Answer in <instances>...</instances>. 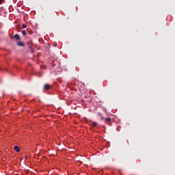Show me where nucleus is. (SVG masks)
<instances>
[{"instance_id": "9", "label": "nucleus", "mask_w": 175, "mask_h": 175, "mask_svg": "<svg viewBox=\"0 0 175 175\" xmlns=\"http://www.w3.org/2000/svg\"><path fill=\"white\" fill-rule=\"evenodd\" d=\"M3 0H0V5H2V1H3Z\"/></svg>"}, {"instance_id": "6", "label": "nucleus", "mask_w": 175, "mask_h": 175, "mask_svg": "<svg viewBox=\"0 0 175 175\" xmlns=\"http://www.w3.org/2000/svg\"><path fill=\"white\" fill-rule=\"evenodd\" d=\"M92 126H96V125H98V123H96V122H93L92 123Z\"/></svg>"}, {"instance_id": "4", "label": "nucleus", "mask_w": 175, "mask_h": 175, "mask_svg": "<svg viewBox=\"0 0 175 175\" xmlns=\"http://www.w3.org/2000/svg\"><path fill=\"white\" fill-rule=\"evenodd\" d=\"M14 39H16V40H20L21 38H20V35L18 34H16L14 36Z\"/></svg>"}, {"instance_id": "3", "label": "nucleus", "mask_w": 175, "mask_h": 175, "mask_svg": "<svg viewBox=\"0 0 175 175\" xmlns=\"http://www.w3.org/2000/svg\"><path fill=\"white\" fill-rule=\"evenodd\" d=\"M17 44H18V46L19 47H24V46H25L24 42H18L17 43Z\"/></svg>"}, {"instance_id": "7", "label": "nucleus", "mask_w": 175, "mask_h": 175, "mask_svg": "<svg viewBox=\"0 0 175 175\" xmlns=\"http://www.w3.org/2000/svg\"><path fill=\"white\" fill-rule=\"evenodd\" d=\"M22 33L23 35H27V31H25V30H23Z\"/></svg>"}, {"instance_id": "10", "label": "nucleus", "mask_w": 175, "mask_h": 175, "mask_svg": "<svg viewBox=\"0 0 175 175\" xmlns=\"http://www.w3.org/2000/svg\"><path fill=\"white\" fill-rule=\"evenodd\" d=\"M25 159H28V156L25 157Z\"/></svg>"}, {"instance_id": "8", "label": "nucleus", "mask_w": 175, "mask_h": 175, "mask_svg": "<svg viewBox=\"0 0 175 175\" xmlns=\"http://www.w3.org/2000/svg\"><path fill=\"white\" fill-rule=\"evenodd\" d=\"M22 28H23V29H24V28H27V25L23 24V26H22Z\"/></svg>"}, {"instance_id": "1", "label": "nucleus", "mask_w": 175, "mask_h": 175, "mask_svg": "<svg viewBox=\"0 0 175 175\" xmlns=\"http://www.w3.org/2000/svg\"><path fill=\"white\" fill-rule=\"evenodd\" d=\"M44 90H46V91H49V90L51 89V85L49 83H46L44 86Z\"/></svg>"}, {"instance_id": "5", "label": "nucleus", "mask_w": 175, "mask_h": 175, "mask_svg": "<svg viewBox=\"0 0 175 175\" xmlns=\"http://www.w3.org/2000/svg\"><path fill=\"white\" fill-rule=\"evenodd\" d=\"M111 121V118H105V122H110Z\"/></svg>"}, {"instance_id": "2", "label": "nucleus", "mask_w": 175, "mask_h": 175, "mask_svg": "<svg viewBox=\"0 0 175 175\" xmlns=\"http://www.w3.org/2000/svg\"><path fill=\"white\" fill-rule=\"evenodd\" d=\"M14 150L16 151V152H20L21 148L19 146H14Z\"/></svg>"}]
</instances>
